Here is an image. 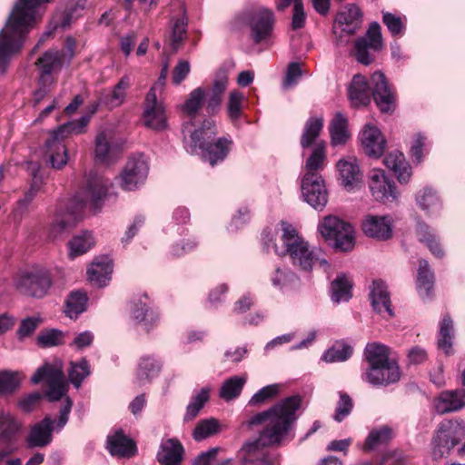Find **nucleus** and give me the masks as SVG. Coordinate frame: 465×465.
<instances>
[{
	"instance_id": "obj_28",
	"label": "nucleus",
	"mask_w": 465,
	"mask_h": 465,
	"mask_svg": "<svg viewBox=\"0 0 465 465\" xmlns=\"http://www.w3.org/2000/svg\"><path fill=\"white\" fill-rule=\"evenodd\" d=\"M384 163L395 173L401 183H407L410 181L412 174L411 167L403 153L399 151L390 153L384 158Z\"/></svg>"
},
{
	"instance_id": "obj_27",
	"label": "nucleus",
	"mask_w": 465,
	"mask_h": 465,
	"mask_svg": "<svg viewBox=\"0 0 465 465\" xmlns=\"http://www.w3.org/2000/svg\"><path fill=\"white\" fill-rule=\"evenodd\" d=\"M364 355L368 362L367 369H370L371 380L374 378L373 376H375V374H378L377 365L394 361L389 359V349L385 345L377 342L367 344Z\"/></svg>"
},
{
	"instance_id": "obj_43",
	"label": "nucleus",
	"mask_w": 465,
	"mask_h": 465,
	"mask_svg": "<svg viewBox=\"0 0 465 465\" xmlns=\"http://www.w3.org/2000/svg\"><path fill=\"white\" fill-rule=\"evenodd\" d=\"M351 281L345 274H340L331 282V300L339 303L341 302H347L351 297Z\"/></svg>"
},
{
	"instance_id": "obj_56",
	"label": "nucleus",
	"mask_w": 465,
	"mask_h": 465,
	"mask_svg": "<svg viewBox=\"0 0 465 465\" xmlns=\"http://www.w3.org/2000/svg\"><path fill=\"white\" fill-rule=\"evenodd\" d=\"M352 354V348L348 344H336L327 350L322 355L326 362L344 361Z\"/></svg>"
},
{
	"instance_id": "obj_41",
	"label": "nucleus",
	"mask_w": 465,
	"mask_h": 465,
	"mask_svg": "<svg viewBox=\"0 0 465 465\" xmlns=\"http://www.w3.org/2000/svg\"><path fill=\"white\" fill-rule=\"evenodd\" d=\"M133 318L138 322H143L146 329L151 327L159 319V315L141 300L134 301L131 311Z\"/></svg>"
},
{
	"instance_id": "obj_8",
	"label": "nucleus",
	"mask_w": 465,
	"mask_h": 465,
	"mask_svg": "<svg viewBox=\"0 0 465 465\" xmlns=\"http://www.w3.org/2000/svg\"><path fill=\"white\" fill-rule=\"evenodd\" d=\"M45 381L48 384L46 396L49 401H59L66 391V384L64 382V375L61 362L54 364L45 363L38 368L31 378L34 384H37Z\"/></svg>"
},
{
	"instance_id": "obj_24",
	"label": "nucleus",
	"mask_w": 465,
	"mask_h": 465,
	"mask_svg": "<svg viewBox=\"0 0 465 465\" xmlns=\"http://www.w3.org/2000/svg\"><path fill=\"white\" fill-rule=\"evenodd\" d=\"M361 15V12L356 5H348L339 12L335 21L341 27V32L351 35L360 28Z\"/></svg>"
},
{
	"instance_id": "obj_38",
	"label": "nucleus",
	"mask_w": 465,
	"mask_h": 465,
	"mask_svg": "<svg viewBox=\"0 0 465 465\" xmlns=\"http://www.w3.org/2000/svg\"><path fill=\"white\" fill-rule=\"evenodd\" d=\"M331 143L333 146L344 144L350 138L348 120L337 113L330 124Z\"/></svg>"
},
{
	"instance_id": "obj_61",
	"label": "nucleus",
	"mask_w": 465,
	"mask_h": 465,
	"mask_svg": "<svg viewBox=\"0 0 465 465\" xmlns=\"http://www.w3.org/2000/svg\"><path fill=\"white\" fill-rule=\"evenodd\" d=\"M340 401H338L334 420L338 422L343 420L351 411L353 402L351 398L346 392H339Z\"/></svg>"
},
{
	"instance_id": "obj_18",
	"label": "nucleus",
	"mask_w": 465,
	"mask_h": 465,
	"mask_svg": "<svg viewBox=\"0 0 465 465\" xmlns=\"http://www.w3.org/2000/svg\"><path fill=\"white\" fill-rule=\"evenodd\" d=\"M54 424V420L50 416H46L41 421L32 425L25 437L27 448H45L49 445L53 440Z\"/></svg>"
},
{
	"instance_id": "obj_33",
	"label": "nucleus",
	"mask_w": 465,
	"mask_h": 465,
	"mask_svg": "<svg viewBox=\"0 0 465 465\" xmlns=\"http://www.w3.org/2000/svg\"><path fill=\"white\" fill-rule=\"evenodd\" d=\"M228 84V77L224 71L217 73L211 91L207 94L206 110L209 114L214 113L220 106L222 95Z\"/></svg>"
},
{
	"instance_id": "obj_2",
	"label": "nucleus",
	"mask_w": 465,
	"mask_h": 465,
	"mask_svg": "<svg viewBox=\"0 0 465 465\" xmlns=\"http://www.w3.org/2000/svg\"><path fill=\"white\" fill-rule=\"evenodd\" d=\"M53 0H17L0 31V69L5 72L13 55L19 53L31 29L42 19Z\"/></svg>"
},
{
	"instance_id": "obj_26",
	"label": "nucleus",
	"mask_w": 465,
	"mask_h": 465,
	"mask_svg": "<svg viewBox=\"0 0 465 465\" xmlns=\"http://www.w3.org/2000/svg\"><path fill=\"white\" fill-rule=\"evenodd\" d=\"M340 179L345 188L351 189L361 182V173L355 158L341 159L337 163Z\"/></svg>"
},
{
	"instance_id": "obj_19",
	"label": "nucleus",
	"mask_w": 465,
	"mask_h": 465,
	"mask_svg": "<svg viewBox=\"0 0 465 465\" xmlns=\"http://www.w3.org/2000/svg\"><path fill=\"white\" fill-rule=\"evenodd\" d=\"M364 233L379 241L389 240L392 235V223L389 216L367 215L362 221Z\"/></svg>"
},
{
	"instance_id": "obj_64",
	"label": "nucleus",
	"mask_w": 465,
	"mask_h": 465,
	"mask_svg": "<svg viewBox=\"0 0 465 465\" xmlns=\"http://www.w3.org/2000/svg\"><path fill=\"white\" fill-rule=\"evenodd\" d=\"M41 320L37 317H28L24 319L16 331L19 339L30 336L37 328Z\"/></svg>"
},
{
	"instance_id": "obj_34",
	"label": "nucleus",
	"mask_w": 465,
	"mask_h": 465,
	"mask_svg": "<svg viewBox=\"0 0 465 465\" xmlns=\"http://www.w3.org/2000/svg\"><path fill=\"white\" fill-rule=\"evenodd\" d=\"M349 96L353 105H367L371 102L370 90L366 78L355 74L349 88Z\"/></svg>"
},
{
	"instance_id": "obj_47",
	"label": "nucleus",
	"mask_w": 465,
	"mask_h": 465,
	"mask_svg": "<svg viewBox=\"0 0 465 465\" xmlns=\"http://www.w3.org/2000/svg\"><path fill=\"white\" fill-rule=\"evenodd\" d=\"M87 295L85 292L76 291L70 293L66 300L65 314L71 319L76 318L86 309Z\"/></svg>"
},
{
	"instance_id": "obj_42",
	"label": "nucleus",
	"mask_w": 465,
	"mask_h": 465,
	"mask_svg": "<svg viewBox=\"0 0 465 465\" xmlns=\"http://www.w3.org/2000/svg\"><path fill=\"white\" fill-rule=\"evenodd\" d=\"M454 338L453 322L449 315L443 317L440 334L438 339V347L442 350L447 355L451 354L452 351V340Z\"/></svg>"
},
{
	"instance_id": "obj_29",
	"label": "nucleus",
	"mask_w": 465,
	"mask_h": 465,
	"mask_svg": "<svg viewBox=\"0 0 465 465\" xmlns=\"http://www.w3.org/2000/svg\"><path fill=\"white\" fill-rule=\"evenodd\" d=\"M120 146L114 143L110 131H102L96 136L95 156L102 163L112 161L119 152Z\"/></svg>"
},
{
	"instance_id": "obj_23",
	"label": "nucleus",
	"mask_w": 465,
	"mask_h": 465,
	"mask_svg": "<svg viewBox=\"0 0 465 465\" xmlns=\"http://www.w3.org/2000/svg\"><path fill=\"white\" fill-rule=\"evenodd\" d=\"M370 297L372 308L380 314H387L390 318L394 316L391 309L390 294L387 286L381 280H374L371 288Z\"/></svg>"
},
{
	"instance_id": "obj_48",
	"label": "nucleus",
	"mask_w": 465,
	"mask_h": 465,
	"mask_svg": "<svg viewBox=\"0 0 465 465\" xmlns=\"http://www.w3.org/2000/svg\"><path fill=\"white\" fill-rule=\"evenodd\" d=\"M23 380L18 371H0V395H11L16 391Z\"/></svg>"
},
{
	"instance_id": "obj_36",
	"label": "nucleus",
	"mask_w": 465,
	"mask_h": 465,
	"mask_svg": "<svg viewBox=\"0 0 465 465\" xmlns=\"http://www.w3.org/2000/svg\"><path fill=\"white\" fill-rule=\"evenodd\" d=\"M21 428V422L11 413L0 412V443H12Z\"/></svg>"
},
{
	"instance_id": "obj_7",
	"label": "nucleus",
	"mask_w": 465,
	"mask_h": 465,
	"mask_svg": "<svg viewBox=\"0 0 465 465\" xmlns=\"http://www.w3.org/2000/svg\"><path fill=\"white\" fill-rule=\"evenodd\" d=\"M318 230L336 250L350 252L353 249L354 229L350 223L337 216L328 215L319 223Z\"/></svg>"
},
{
	"instance_id": "obj_59",
	"label": "nucleus",
	"mask_w": 465,
	"mask_h": 465,
	"mask_svg": "<svg viewBox=\"0 0 465 465\" xmlns=\"http://www.w3.org/2000/svg\"><path fill=\"white\" fill-rule=\"evenodd\" d=\"M218 421L214 419L203 420L200 421L193 430V438L196 440H202L214 434L218 430Z\"/></svg>"
},
{
	"instance_id": "obj_55",
	"label": "nucleus",
	"mask_w": 465,
	"mask_h": 465,
	"mask_svg": "<svg viewBox=\"0 0 465 465\" xmlns=\"http://www.w3.org/2000/svg\"><path fill=\"white\" fill-rule=\"evenodd\" d=\"M243 98V94L238 90H233L230 93L227 114L232 123H236L242 114Z\"/></svg>"
},
{
	"instance_id": "obj_45",
	"label": "nucleus",
	"mask_w": 465,
	"mask_h": 465,
	"mask_svg": "<svg viewBox=\"0 0 465 465\" xmlns=\"http://www.w3.org/2000/svg\"><path fill=\"white\" fill-rule=\"evenodd\" d=\"M187 24L188 19L185 15V10L183 8V15L173 22L172 35H171V46L173 51H177L187 36Z\"/></svg>"
},
{
	"instance_id": "obj_9",
	"label": "nucleus",
	"mask_w": 465,
	"mask_h": 465,
	"mask_svg": "<svg viewBox=\"0 0 465 465\" xmlns=\"http://www.w3.org/2000/svg\"><path fill=\"white\" fill-rule=\"evenodd\" d=\"M464 434V429L458 422H441L433 438L432 458L438 460L448 456Z\"/></svg>"
},
{
	"instance_id": "obj_54",
	"label": "nucleus",
	"mask_w": 465,
	"mask_h": 465,
	"mask_svg": "<svg viewBox=\"0 0 465 465\" xmlns=\"http://www.w3.org/2000/svg\"><path fill=\"white\" fill-rule=\"evenodd\" d=\"M280 392V386L278 384L267 385L259 390L250 399L248 405L253 407H260L267 401L274 399Z\"/></svg>"
},
{
	"instance_id": "obj_49",
	"label": "nucleus",
	"mask_w": 465,
	"mask_h": 465,
	"mask_svg": "<svg viewBox=\"0 0 465 465\" xmlns=\"http://www.w3.org/2000/svg\"><path fill=\"white\" fill-rule=\"evenodd\" d=\"M91 373L90 365L86 359H81L78 361H72L68 370L70 381L75 388H79L84 380Z\"/></svg>"
},
{
	"instance_id": "obj_46",
	"label": "nucleus",
	"mask_w": 465,
	"mask_h": 465,
	"mask_svg": "<svg viewBox=\"0 0 465 465\" xmlns=\"http://www.w3.org/2000/svg\"><path fill=\"white\" fill-rule=\"evenodd\" d=\"M94 244V240L91 232H84L75 235L68 243L70 258L74 259L76 256L84 254L89 251Z\"/></svg>"
},
{
	"instance_id": "obj_22",
	"label": "nucleus",
	"mask_w": 465,
	"mask_h": 465,
	"mask_svg": "<svg viewBox=\"0 0 465 465\" xmlns=\"http://www.w3.org/2000/svg\"><path fill=\"white\" fill-rule=\"evenodd\" d=\"M183 452V447L177 439L163 440L156 460L161 465H181Z\"/></svg>"
},
{
	"instance_id": "obj_16",
	"label": "nucleus",
	"mask_w": 465,
	"mask_h": 465,
	"mask_svg": "<svg viewBox=\"0 0 465 465\" xmlns=\"http://www.w3.org/2000/svg\"><path fill=\"white\" fill-rule=\"evenodd\" d=\"M251 36L255 44L266 40L272 34L274 23L273 14L267 8H260L247 15Z\"/></svg>"
},
{
	"instance_id": "obj_51",
	"label": "nucleus",
	"mask_w": 465,
	"mask_h": 465,
	"mask_svg": "<svg viewBox=\"0 0 465 465\" xmlns=\"http://www.w3.org/2000/svg\"><path fill=\"white\" fill-rule=\"evenodd\" d=\"M130 87V79L128 76H124L115 84L112 93L105 97V104L111 107H117L121 105L125 99L126 90Z\"/></svg>"
},
{
	"instance_id": "obj_20",
	"label": "nucleus",
	"mask_w": 465,
	"mask_h": 465,
	"mask_svg": "<svg viewBox=\"0 0 465 465\" xmlns=\"http://www.w3.org/2000/svg\"><path fill=\"white\" fill-rule=\"evenodd\" d=\"M361 141L367 155L379 158L384 153L386 140L378 127L367 124L361 133Z\"/></svg>"
},
{
	"instance_id": "obj_31",
	"label": "nucleus",
	"mask_w": 465,
	"mask_h": 465,
	"mask_svg": "<svg viewBox=\"0 0 465 465\" xmlns=\"http://www.w3.org/2000/svg\"><path fill=\"white\" fill-rule=\"evenodd\" d=\"M463 407H465V391L462 389L442 392L436 403L437 411L440 413L457 411Z\"/></svg>"
},
{
	"instance_id": "obj_37",
	"label": "nucleus",
	"mask_w": 465,
	"mask_h": 465,
	"mask_svg": "<svg viewBox=\"0 0 465 465\" xmlns=\"http://www.w3.org/2000/svg\"><path fill=\"white\" fill-rule=\"evenodd\" d=\"M247 381V375L232 376L226 379L219 390V396L225 401H231L238 398Z\"/></svg>"
},
{
	"instance_id": "obj_4",
	"label": "nucleus",
	"mask_w": 465,
	"mask_h": 465,
	"mask_svg": "<svg viewBox=\"0 0 465 465\" xmlns=\"http://www.w3.org/2000/svg\"><path fill=\"white\" fill-rule=\"evenodd\" d=\"M107 189V180L96 173L91 174L83 192L84 195L77 194L70 201L65 211H60L55 214L50 227V235L53 238H57L74 228L80 220L84 204L90 202L94 207H97L106 196Z\"/></svg>"
},
{
	"instance_id": "obj_17",
	"label": "nucleus",
	"mask_w": 465,
	"mask_h": 465,
	"mask_svg": "<svg viewBox=\"0 0 465 465\" xmlns=\"http://www.w3.org/2000/svg\"><path fill=\"white\" fill-rule=\"evenodd\" d=\"M373 99L382 113L392 112L395 108V94L381 72H375L371 78Z\"/></svg>"
},
{
	"instance_id": "obj_10",
	"label": "nucleus",
	"mask_w": 465,
	"mask_h": 465,
	"mask_svg": "<svg viewBox=\"0 0 465 465\" xmlns=\"http://www.w3.org/2000/svg\"><path fill=\"white\" fill-rule=\"evenodd\" d=\"M369 188L375 200L383 203H393L399 198L395 183L381 169H373L369 176Z\"/></svg>"
},
{
	"instance_id": "obj_30",
	"label": "nucleus",
	"mask_w": 465,
	"mask_h": 465,
	"mask_svg": "<svg viewBox=\"0 0 465 465\" xmlns=\"http://www.w3.org/2000/svg\"><path fill=\"white\" fill-rule=\"evenodd\" d=\"M64 53L59 50H48L37 59L36 64L41 70V81L45 82L50 74L61 70L64 63Z\"/></svg>"
},
{
	"instance_id": "obj_32",
	"label": "nucleus",
	"mask_w": 465,
	"mask_h": 465,
	"mask_svg": "<svg viewBox=\"0 0 465 465\" xmlns=\"http://www.w3.org/2000/svg\"><path fill=\"white\" fill-rule=\"evenodd\" d=\"M108 450L113 456L130 458L134 455V442L122 431H116L107 438Z\"/></svg>"
},
{
	"instance_id": "obj_1",
	"label": "nucleus",
	"mask_w": 465,
	"mask_h": 465,
	"mask_svg": "<svg viewBox=\"0 0 465 465\" xmlns=\"http://www.w3.org/2000/svg\"><path fill=\"white\" fill-rule=\"evenodd\" d=\"M302 398L291 396L279 401L266 411L257 412L245 421L249 429L264 424L259 437L245 441L237 451L240 465H272L271 454L265 447L282 442L297 420L296 411L300 409Z\"/></svg>"
},
{
	"instance_id": "obj_39",
	"label": "nucleus",
	"mask_w": 465,
	"mask_h": 465,
	"mask_svg": "<svg viewBox=\"0 0 465 465\" xmlns=\"http://www.w3.org/2000/svg\"><path fill=\"white\" fill-rule=\"evenodd\" d=\"M326 161V145L324 142L316 143L312 152L305 163L304 174H316L321 175L322 171L325 166Z\"/></svg>"
},
{
	"instance_id": "obj_5",
	"label": "nucleus",
	"mask_w": 465,
	"mask_h": 465,
	"mask_svg": "<svg viewBox=\"0 0 465 465\" xmlns=\"http://www.w3.org/2000/svg\"><path fill=\"white\" fill-rule=\"evenodd\" d=\"M215 134L216 130L212 120L203 121L201 128L191 134L193 146L199 147L203 151V159L212 166L225 159L232 143L225 138H219L215 143H212Z\"/></svg>"
},
{
	"instance_id": "obj_15",
	"label": "nucleus",
	"mask_w": 465,
	"mask_h": 465,
	"mask_svg": "<svg viewBox=\"0 0 465 465\" xmlns=\"http://www.w3.org/2000/svg\"><path fill=\"white\" fill-rule=\"evenodd\" d=\"M148 165L143 156L131 158L119 175L120 186L125 191L136 189L147 177Z\"/></svg>"
},
{
	"instance_id": "obj_63",
	"label": "nucleus",
	"mask_w": 465,
	"mask_h": 465,
	"mask_svg": "<svg viewBox=\"0 0 465 465\" xmlns=\"http://www.w3.org/2000/svg\"><path fill=\"white\" fill-rule=\"evenodd\" d=\"M382 21L391 35H398L403 32L404 25L400 16H396L395 15L389 12H383Z\"/></svg>"
},
{
	"instance_id": "obj_21",
	"label": "nucleus",
	"mask_w": 465,
	"mask_h": 465,
	"mask_svg": "<svg viewBox=\"0 0 465 465\" xmlns=\"http://www.w3.org/2000/svg\"><path fill=\"white\" fill-rule=\"evenodd\" d=\"M376 368L378 374H375L372 380L371 376L370 375V369H366L365 372L361 376L362 380L371 385L387 386L391 383L399 381L401 379L400 367L396 361L386 364H380L377 365Z\"/></svg>"
},
{
	"instance_id": "obj_50",
	"label": "nucleus",
	"mask_w": 465,
	"mask_h": 465,
	"mask_svg": "<svg viewBox=\"0 0 465 465\" xmlns=\"http://www.w3.org/2000/svg\"><path fill=\"white\" fill-rule=\"evenodd\" d=\"M160 371V365L150 357L141 359L137 371V378L140 384L149 382L152 378Z\"/></svg>"
},
{
	"instance_id": "obj_11",
	"label": "nucleus",
	"mask_w": 465,
	"mask_h": 465,
	"mask_svg": "<svg viewBox=\"0 0 465 465\" xmlns=\"http://www.w3.org/2000/svg\"><path fill=\"white\" fill-rule=\"evenodd\" d=\"M51 283V277L45 272L22 273L15 282L16 289L22 293L35 298L44 297Z\"/></svg>"
},
{
	"instance_id": "obj_12",
	"label": "nucleus",
	"mask_w": 465,
	"mask_h": 465,
	"mask_svg": "<svg viewBox=\"0 0 465 465\" xmlns=\"http://www.w3.org/2000/svg\"><path fill=\"white\" fill-rule=\"evenodd\" d=\"M143 123L150 129L161 131L167 126L165 107L158 101L155 87H151L143 103Z\"/></svg>"
},
{
	"instance_id": "obj_40",
	"label": "nucleus",
	"mask_w": 465,
	"mask_h": 465,
	"mask_svg": "<svg viewBox=\"0 0 465 465\" xmlns=\"http://www.w3.org/2000/svg\"><path fill=\"white\" fill-rule=\"evenodd\" d=\"M323 128V118L322 116H312L310 117L303 127V131L301 136V146L302 148H308L316 141L320 136Z\"/></svg>"
},
{
	"instance_id": "obj_52",
	"label": "nucleus",
	"mask_w": 465,
	"mask_h": 465,
	"mask_svg": "<svg viewBox=\"0 0 465 465\" xmlns=\"http://www.w3.org/2000/svg\"><path fill=\"white\" fill-rule=\"evenodd\" d=\"M416 201L420 207L427 212L437 211L440 207V201L431 188H424L419 192L416 196Z\"/></svg>"
},
{
	"instance_id": "obj_60",
	"label": "nucleus",
	"mask_w": 465,
	"mask_h": 465,
	"mask_svg": "<svg viewBox=\"0 0 465 465\" xmlns=\"http://www.w3.org/2000/svg\"><path fill=\"white\" fill-rule=\"evenodd\" d=\"M63 341V332L55 329L42 331L37 337V342L42 347L57 346L62 344Z\"/></svg>"
},
{
	"instance_id": "obj_6",
	"label": "nucleus",
	"mask_w": 465,
	"mask_h": 465,
	"mask_svg": "<svg viewBox=\"0 0 465 465\" xmlns=\"http://www.w3.org/2000/svg\"><path fill=\"white\" fill-rule=\"evenodd\" d=\"M89 122L90 115H83L78 120L61 125L57 130L52 133L51 136L45 142V146L46 153L54 168L60 169L64 167L68 161L67 151L63 143L64 134H79L84 133Z\"/></svg>"
},
{
	"instance_id": "obj_44",
	"label": "nucleus",
	"mask_w": 465,
	"mask_h": 465,
	"mask_svg": "<svg viewBox=\"0 0 465 465\" xmlns=\"http://www.w3.org/2000/svg\"><path fill=\"white\" fill-rule=\"evenodd\" d=\"M420 242L426 244L433 255L438 258L443 256L444 252L440 247L437 235L425 223H420L417 229Z\"/></svg>"
},
{
	"instance_id": "obj_57",
	"label": "nucleus",
	"mask_w": 465,
	"mask_h": 465,
	"mask_svg": "<svg viewBox=\"0 0 465 465\" xmlns=\"http://www.w3.org/2000/svg\"><path fill=\"white\" fill-rule=\"evenodd\" d=\"M204 96L205 92L202 87L193 89L183 106V111L191 117L194 116L203 106Z\"/></svg>"
},
{
	"instance_id": "obj_14",
	"label": "nucleus",
	"mask_w": 465,
	"mask_h": 465,
	"mask_svg": "<svg viewBox=\"0 0 465 465\" xmlns=\"http://www.w3.org/2000/svg\"><path fill=\"white\" fill-rule=\"evenodd\" d=\"M304 200L315 209H322L328 202L327 190L322 175L304 174L302 180Z\"/></svg>"
},
{
	"instance_id": "obj_58",
	"label": "nucleus",
	"mask_w": 465,
	"mask_h": 465,
	"mask_svg": "<svg viewBox=\"0 0 465 465\" xmlns=\"http://www.w3.org/2000/svg\"><path fill=\"white\" fill-rule=\"evenodd\" d=\"M209 389L203 388L201 391L193 398L186 409L184 416L185 420H193L197 416L205 402L209 400Z\"/></svg>"
},
{
	"instance_id": "obj_35",
	"label": "nucleus",
	"mask_w": 465,
	"mask_h": 465,
	"mask_svg": "<svg viewBox=\"0 0 465 465\" xmlns=\"http://www.w3.org/2000/svg\"><path fill=\"white\" fill-rule=\"evenodd\" d=\"M434 286V274L426 260H420L417 276V289L422 299L432 296Z\"/></svg>"
},
{
	"instance_id": "obj_13",
	"label": "nucleus",
	"mask_w": 465,
	"mask_h": 465,
	"mask_svg": "<svg viewBox=\"0 0 465 465\" xmlns=\"http://www.w3.org/2000/svg\"><path fill=\"white\" fill-rule=\"evenodd\" d=\"M382 48L381 29L378 23H371L366 35L355 42V56L359 63L369 65L372 62L369 49L379 51Z\"/></svg>"
},
{
	"instance_id": "obj_3",
	"label": "nucleus",
	"mask_w": 465,
	"mask_h": 465,
	"mask_svg": "<svg viewBox=\"0 0 465 465\" xmlns=\"http://www.w3.org/2000/svg\"><path fill=\"white\" fill-rule=\"evenodd\" d=\"M281 228L282 232L280 238L282 244L277 243L279 234L277 230L267 228L262 232V242L264 249L269 251L272 247L278 255L289 254L292 264L305 272H310L317 262L321 265H327V262L320 256V250L312 248L298 234L292 224L282 222Z\"/></svg>"
},
{
	"instance_id": "obj_62",
	"label": "nucleus",
	"mask_w": 465,
	"mask_h": 465,
	"mask_svg": "<svg viewBox=\"0 0 465 465\" xmlns=\"http://www.w3.org/2000/svg\"><path fill=\"white\" fill-rule=\"evenodd\" d=\"M297 279L296 275L289 271L277 268L272 277L273 286L282 289Z\"/></svg>"
},
{
	"instance_id": "obj_53",
	"label": "nucleus",
	"mask_w": 465,
	"mask_h": 465,
	"mask_svg": "<svg viewBox=\"0 0 465 465\" xmlns=\"http://www.w3.org/2000/svg\"><path fill=\"white\" fill-rule=\"evenodd\" d=\"M391 438V430L387 426H383L380 429L372 430L364 443V450H370L378 447L379 445L384 444L389 441Z\"/></svg>"
},
{
	"instance_id": "obj_25",
	"label": "nucleus",
	"mask_w": 465,
	"mask_h": 465,
	"mask_svg": "<svg viewBox=\"0 0 465 465\" xmlns=\"http://www.w3.org/2000/svg\"><path fill=\"white\" fill-rule=\"evenodd\" d=\"M113 272L112 261L106 257L96 258L87 270L89 282L98 287L104 286Z\"/></svg>"
}]
</instances>
